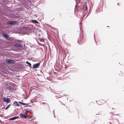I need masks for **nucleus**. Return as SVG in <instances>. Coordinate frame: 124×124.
Instances as JSON below:
<instances>
[{"mask_svg": "<svg viewBox=\"0 0 124 124\" xmlns=\"http://www.w3.org/2000/svg\"><path fill=\"white\" fill-rule=\"evenodd\" d=\"M18 23V22L16 21H9L6 23V24L8 25H13L16 24Z\"/></svg>", "mask_w": 124, "mask_h": 124, "instance_id": "obj_1", "label": "nucleus"}, {"mask_svg": "<svg viewBox=\"0 0 124 124\" xmlns=\"http://www.w3.org/2000/svg\"><path fill=\"white\" fill-rule=\"evenodd\" d=\"M3 101L4 102H7V103H9L11 101L10 98L5 97H3Z\"/></svg>", "mask_w": 124, "mask_h": 124, "instance_id": "obj_2", "label": "nucleus"}, {"mask_svg": "<svg viewBox=\"0 0 124 124\" xmlns=\"http://www.w3.org/2000/svg\"><path fill=\"white\" fill-rule=\"evenodd\" d=\"M85 7H84V8H83L84 11H83V16H85V15L86 13L87 12L85 11H86L87 9V5L86 4L85 5Z\"/></svg>", "mask_w": 124, "mask_h": 124, "instance_id": "obj_3", "label": "nucleus"}, {"mask_svg": "<svg viewBox=\"0 0 124 124\" xmlns=\"http://www.w3.org/2000/svg\"><path fill=\"white\" fill-rule=\"evenodd\" d=\"M41 62L40 61L38 63L33 64V68L36 69L39 68V66L40 65Z\"/></svg>", "mask_w": 124, "mask_h": 124, "instance_id": "obj_4", "label": "nucleus"}, {"mask_svg": "<svg viewBox=\"0 0 124 124\" xmlns=\"http://www.w3.org/2000/svg\"><path fill=\"white\" fill-rule=\"evenodd\" d=\"M6 62L8 63H15V61L12 60L8 59L7 61H6Z\"/></svg>", "mask_w": 124, "mask_h": 124, "instance_id": "obj_5", "label": "nucleus"}, {"mask_svg": "<svg viewBox=\"0 0 124 124\" xmlns=\"http://www.w3.org/2000/svg\"><path fill=\"white\" fill-rule=\"evenodd\" d=\"M20 116L21 117H23L24 118H26L27 117L26 115L24 114L21 113L20 114Z\"/></svg>", "mask_w": 124, "mask_h": 124, "instance_id": "obj_6", "label": "nucleus"}, {"mask_svg": "<svg viewBox=\"0 0 124 124\" xmlns=\"http://www.w3.org/2000/svg\"><path fill=\"white\" fill-rule=\"evenodd\" d=\"M18 118V116H15L9 119V120L10 121L14 120L16 119H17Z\"/></svg>", "mask_w": 124, "mask_h": 124, "instance_id": "obj_7", "label": "nucleus"}, {"mask_svg": "<svg viewBox=\"0 0 124 124\" xmlns=\"http://www.w3.org/2000/svg\"><path fill=\"white\" fill-rule=\"evenodd\" d=\"M14 46L15 47H23V46L20 44H15L14 45Z\"/></svg>", "mask_w": 124, "mask_h": 124, "instance_id": "obj_8", "label": "nucleus"}, {"mask_svg": "<svg viewBox=\"0 0 124 124\" xmlns=\"http://www.w3.org/2000/svg\"><path fill=\"white\" fill-rule=\"evenodd\" d=\"M3 35L6 39L8 40L10 39V38L7 34L4 33L3 34Z\"/></svg>", "mask_w": 124, "mask_h": 124, "instance_id": "obj_9", "label": "nucleus"}, {"mask_svg": "<svg viewBox=\"0 0 124 124\" xmlns=\"http://www.w3.org/2000/svg\"><path fill=\"white\" fill-rule=\"evenodd\" d=\"M13 104L17 106H19V105L18 104V102L16 101H14L13 103Z\"/></svg>", "mask_w": 124, "mask_h": 124, "instance_id": "obj_10", "label": "nucleus"}, {"mask_svg": "<svg viewBox=\"0 0 124 124\" xmlns=\"http://www.w3.org/2000/svg\"><path fill=\"white\" fill-rule=\"evenodd\" d=\"M31 21L32 23H39L38 21L36 20H31Z\"/></svg>", "mask_w": 124, "mask_h": 124, "instance_id": "obj_11", "label": "nucleus"}, {"mask_svg": "<svg viewBox=\"0 0 124 124\" xmlns=\"http://www.w3.org/2000/svg\"><path fill=\"white\" fill-rule=\"evenodd\" d=\"M96 102L99 105H101L103 103L101 102L100 101H99L98 102L97 101H96Z\"/></svg>", "mask_w": 124, "mask_h": 124, "instance_id": "obj_12", "label": "nucleus"}, {"mask_svg": "<svg viewBox=\"0 0 124 124\" xmlns=\"http://www.w3.org/2000/svg\"><path fill=\"white\" fill-rule=\"evenodd\" d=\"M26 63L28 64L30 66H31V64L28 61L26 62Z\"/></svg>", "mask_w": 124, "mask_h": 124, "instance_id": "obj_13", "label": "nucleus"}, {"mask_svg": "<svg viewBox=\"0 0 124 124\" xmlns=\"http://www.w3.org/2000/svg\"><path fill=\"white\" fill-rule=\"evenodd\" d=\"M18 102L20 104H22V105H25V104H26L25 103H22V102H20V101H18Z\"/></svg>", "mask_w": 124, "mask_h": 124, "instance_id": "obj_14", "label": "nucleus"}, {"mask_svg": "<svg viewBox=\"0 0 124 124\" xmlns=\"http://www.w3.org/2000/svg\"><path fill=\"white\" fill-rule=\"evenodd\" d=\"M11 105V104H9L8 105L7 107H6V108H5V109H8L10 107V105Z\"/></svg>", "mask_w": 124, "mask_h": 124, "instance_id": "obj_15", "label": "nucleus"}, {"mask_svg": "<svg viewBox=\"0 0 124 124\" xmlns=\"http://www.w3.org/2000/svg\"><path fill=\"white\" fill-rule=\"evenodd\" d=\"M82 39V38H80L79 39H78V41H80L81 42L83 43L81 41V40Z\"/></svg>", "mask_w": 124, "mask_h": 124, "instance_id": "obj_16", "label": "nucleus"}, {"mask_svg": "<svg viewBox=\"0 0 124 124\" xmlns=\"http://www.w3.org/2000/svg\"><path fill=\"white\" fill-rule=\"evenodd\" d=\"M53 115H54V117H55V112L54 111V110L53 111Z\"/></svg>", "mask_w": 124, "mask_h": 124, "instance_id": "obj_17", "label": "nucleus"}, {"mask_svg": "<svg viewBox=\"0 0 124 124\" xmlns=\"http://www.w3.org/2000/svg\"><path fill=\"white\" fill-rule=\"evenodd\" d=\"M40 41H41L42 42L44 41V40L43 39H40Z\"/></svg>", "mask_w": 124, "mask_h": 124, "instance_id": "obj_18", "label": "nucleus"}, {"mask_svg": "<svg viewBox=\"0 0 124 124\" xmlns=\"http://www.w3.org/2000/svg\"><path fill=\"white\" fill-rule=\"evenodd\" d=\"M41 103H43V104H46V103H45V102H41Z\"/></svg>", "mask_w": 124, "mask_h": 124, "instance_id": "obj_19", "label": "nucleus"}, {"mask_svg": "<svg viewBox=\"0 0 124 124\" xmlns=\"http://www.w3.org/2000/svg\"><path fill=\"white\" fill-rule=\"evenodd\" d=\"M109 124H111V123L110 122H109Z\"/></svg>", "mask_w": 124, "mask_h": 124, "instance_id": "obj_20", "label": "nucleus"}, {"mask_svg": "<svg viewBox=\"0 0 124 124\" xmlns=\"http://www.w3.org/2000/svg\"><path fill=\"white\" fill-rule=\"evenodd\" d=\"M80 23V24H82V23Z\"/></svg>", "mask_w": 124, "mask_h": 124, "instance_id": "obj_21", "label": "nucleus"}, {"mask_svg": "<svg viewBox=\"0 0 124 124\" xmlns=\"http://www.w3.org/2000/svg\"><path fill=\"white\" fill-rule=\"evenodd\" d=\"M62 104H63V105H65L64 104H63V103Z\"/></svg>", "mask_w": 124, "mask_h": 124, "instance_id": "obj_22", "label": "nucleus"}]
</instances>
